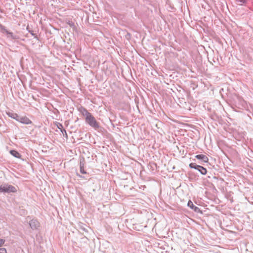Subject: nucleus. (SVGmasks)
Returning a JSON list of instances; mask_svg holds the SVG:
<instances>
[{"instance_id": "nucleus-1", "label": "nucleus", "mask_w": 253, "mask_h": 253, "mask_svg": "<svg viewBox=\"0 0 253 253\" xmlns=\"http://www.w3.org/2000/svg\"><path fill=\"white\" fill-rule=\"evenodd\" d=\"M17 189L14 186L4 183L0 185V192L3 193H15Z\"/></svg>"}, {"instance_id": "nucleus-2", "label": "nucleus", "mask_w": 253, "mask_h": 253, "mask_svg": "<svg viewBox=\"0 0 253 253\" xmlns=\"http://www.w3.org/2000/svg\"><path fill=\"white\" fill-rule=\"evenodd\" d=\"M85 122L96 130L99 127V123L97 122L95 118L91 114L85 117Z\"/></svg>"}, {"instance_id": "nucleus-3", "label": "nucleus", "mask_w": 253, "mask_h": 253, "mask_svg": "<svg viewBox=\"0 0 253 253\" xmlns=\"http://www.w3.org/2000/svg\"><path fill=\"white\" fill-rule=\"evenodd\" d=\"M189 167L198 170L202 174L205 175L207 173V169L203 167L198 165L196 163H190Z\"/></svg>"}, {"instance_id": "nucleus-4", "label": "nucleus", "mask_w": 253, "mask_h": 253, "mask_svg": "<svg viewBox=\"0 0 253 253\" xmlns=\"http://www.w3.org/2000/svg\"><path fill=\"white\" fill-rule=\"evenodd\" d=\"M29 225L31 228L34 230H39L41 227V224L37 219H32L29 221Z\"/></svg>"}, {"instance_id": "nucleus-5", "label": "nucleus", "mask_w": 253, "mask_h": 253, "mask_svg": "<svg viewBox=\"0 0 253 253\" xmlns=\"http://www.w3.org/2000/svg\"><path fill=\"white\" fill-rule=\"evenodd\" d=\"M18 122L26 125H29L32 124V121L26 117H23L19 116V118H18Z\"/></svg>"}, {"instance_id": "nucleus-6", "label": "nucleus", "mask_w": 253, "mask_h": 253, "mask_svg": "<svg viewBox=\"0 0 253 253\" xmlns=\"http://www.w3.org/2000/svg\"><path fill=\"white\" fill-rule=\"evenodd\" d=\"M187 206L191 209L193 210L195 212L197 213L202 212L201 210L198 207L195 206L193 202L189 200L187 203Z\"/></svg>"}, {"instance_id": "nucleus-7", "label": "nucleus", "mask_w": 253, "mask_h": 253, "mask_svg": "<svg viewBox=\"0 0 253 253\" xmlns=\"http://www.w3.org/2000/svg\"><path fill=\"white\" fill-rule=\"evenodd\" d=\"M56 126L58 129H59L61 132L62 133L63 135L66 137H68V135L66 132V130L63 128V126L62 124L56 122Z\"/></svg>"}, {"instance_id": "nucleus-8", "label": "nucleus", "mask_w": 253, "mask_h": 253, "mask_svg": "<svg viewBox=\"0 0 253 253\" xmlns=\"http://www.w3.org/2000/svg\"><path fill=\"white\" fill-rule=\"evenodd\" d=\"M195 158L204 163H207L209 161L208 158L206 155L203 154L197 155L195 156Z\"/></svg>"}, {"instance_id": "nucleus-9", "label": "nucleus", "mask_w": 253, "mask_h": 253, "mask_svg": "<svg viewBox=\"0 0 253 253\" xmlns=\"http://www.w3.org/2000/svg\"><path fill=\"white\" fill-rule=\"evenodd\" d=\"M204 241H203L202 244L200 245V246H201L203 248H209L210 246H214V245H213V243H211V242H210V241H208V242H210V243H207L206 238H204Z\"/></svg>"}, {"instance_id": "nucleus-10", "label": "nucleus", "mask_w": 253, "mask_h": 253, "mask_svg": "<svg viewBox=\"0 0 253 253\" xmlns=\"http://www.w3.org/2000/svg\"><path fill=\"white\" fill-rule=\"evenodd\" d=\"M6 114L9 117L15 119L17 121L18 120L19 116L17 114L10 112H7Z\"/></svg>"}, {"instance_id": "nucleus-11", "label": "nucleus", "mask_w": 253, "mask_h": 253, "mask_svg": "<svg viewBox=\"0 0 253 253\" xmlns=\"http://www.w3.org/2000/svg\"><path fill=\"white\" fill-rule=\"evenodd\" d=\"M80 112L82 113V115L85 116V117L91 114L90 113L88 112V111L84 107L81 108Z\"/></svg>"}, {"instance_id": "nucleus-12", "label": "nucleus", "mask_w": 253, "mask_h": 253, "mask_svg": "<svg viewBox=\"0 0 253 253\" xmlns=\"http://www.w3.org/2000/svg\"><path fill=\"white\" fill-rule=\"evenodd\" d=\"M10 153L11 154V155H12L13 156H14L15 158H19L21 157V155L20 154V153L16 150H10Z\"/></svg>"}, {"instance_id": "nucleus-13", "label": "nucleus", "mask_w": 253, "mask_h": 253, "mask_svg": "<svg viewBox=\"0 0 253 253\" xmlns=\"http://www.w3.org/2000/svg\"><path fill=\"white\" fill-rule=\"evenodd\" d=\"M6 35L8 38H11L12 40H16L18 39L17 36L14 35L13 33L12 32L8 31Z\"/></svg>"}, {"instance_id": "nucleus-14", "label": "nucleus", "mask_w": 253, "mask_h": 253, "mask_svg": "<svg viewBox=\"0 0 253 253\" xmlns=\"http://www.w3.org/2000/svg\"><path fill=\"white\" fill-rule=\"evenodd\" d=\"M0 30L2 33L7 34L8 31L5 28V27L1 24H0Z\"/></svg>"}, {"instance_id": "nucleus-15", "label": "nucleus", "mask_w": 253, "mask_h": 253, "mask_svg": "<svg viewBox=\"0 0 253 253\" xmlns=\"http://www.w3.org/2000/svg\"><path fill=\"white\" fill-rule=\"evenodd\" d=\"M27 29L28 30V32L32 35L34 37V38H35L36 39H37V40H39V38L36 35V34L34 33V31L33 30H29L28 28H27Z\"/></svg>"}, {"instance_id": "nucleus-16", "label": "nucleus", "mask_w": 253, "mask_h": 253, "mask_svg": "<svg viewBox=\"0 0 253 253\" xmlns=\"http://www.w3.org/2000/svg\"><path fill=\"white\" fill-rule=\"evenodd\" d=\"M84 164H85V163H84V159H80V168H84Z\"/></svg>"}, {"instance_id": "nucleus-17", "label": "nucleus", "mask_w": 253, "mask_h": 253, "mask_svg": "<svg viewBox=\"0 0 253 253\" xmlns=\"http://www.w3.org/2000/svg\"><path fill=\"white\" fill-rule=\"evenodd\" d=\"M238 2H240V5H243L246 3L247 1L246 0H236Z\"/></svg>"}, {"instance_id": "nucleus-18", "label": "nucleus", "mask_w": 253, "mask_h": 253, "mask_svg": "<svg viewBox=\"0 0 253 253\" xmlns=\"http://www.w3.org/2000/svg\"><path fill=\"white\" fill-rule=\"evenodd\" d=\"M0 253H7L6 249L4 248H0Z\"/></svg>"}, {"instance_id": "nucleus-19", "label": "nucleus", "mask_w": 253, "mask_h": 253, "mask_svg": "<svg viewBox=\"0 0 253 253\" xmlns=\"http://www.w3.org/2000/svg\"><path fill=\"white\" fill-rule=\"evenodd\" d=\"M80 172L83 174H85L86 173V172L85 171L84 168H80Z\"/></svg>"}, {"instance_id": "nucleus-20", "label": "nucleus", "mask_w": 253, "mask_h": 253, "mask_svg": "<svg viewBox=\"0 0 253 253\" xmlns=\"http://www.w3.org/2000/svg\"><path fill=\"white\" fill-rule=\"evenodd\" d=\"M5 243V240L3 239L0 238V247H1Z\"/></svg>"}, {"instance_id": "nucleus-21", "label": "nucleus", "mask_w": 253, "mask_h": 253, "mask_svg": "<svg viewBox=\"0 0 253 253\" xmlns=\"http://www.w3.org/2000/svg\"><path fill=\"white\" fill-rule=\"evenodd\" d=\"M77 176H79V177H80L84 178V176H82V175H80V174H77Z\"/></svg>"}]
</instances>
